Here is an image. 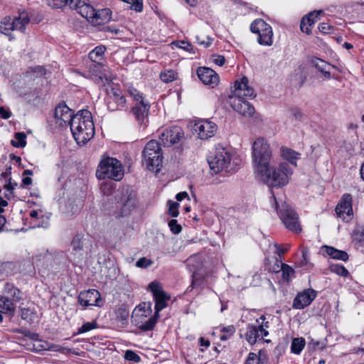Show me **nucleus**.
<instances>
[{
	"mask_svg": "<svg viewBox=\"0 0 364 364\" xmlns=\"http://www.w3.org/2000/svg\"><path fill=\"white\" fill-rule=\"evenodd\" d=\"M272 151L267 140L257 138L252 144V159L255 171L267 186L280 188L286 186L293 173L287 162H281L278 166H270Z\"/></svg>",
	"mask_w": 364,
	"mask_h": 364,
	"instance_id": "f257e3e1",
	"label": "nucleus"
},
{
	"mask_svg": "<svg viewBox=\"0 0 364 364\" xmlns=\"http://www.w3.org/2000/svg\"><path fill=\"white\" fill-rule=\"evenodd\" d=\"M75 141L84 145L95 135V127L92 114L87 109L78 111L70 124Z\"/></svg>",
	"mask_w": 364,
	"mask_h": 364,
	"instance_id": "f03ea898",
	"label": "nucleus"
},
{
	"mask_svg": "<svg viewBox=\"0 0 364 364\" xmlns=\"http://www.w3.org/2000/svg\"><path fill=\"white\" fill-rule=\"evenodd\" d=\"M240 160L232 151L226 147L218 145L215 146L213 156L209 159L210 169L218 173L220 171L232 173L235 171Z\"/></svg>",
	"mask_w": 364,
	"mask_h": 364,
	"instance_id": "7ed1b4c3",
	"label": "nucleus"
},
{
	"mask_svg": "<svg viewBox=\"0 0 364 364\" xmlns=\"http://www.w3.org/2000/svg\"><path fill=\"white\" fill-rule=\"evenodd\" d=\"M272 205L277 212L278 215L282 220L285 227L290 231L299 233L301 231V225L297 213L286 202H284L281 207L279 206L277 199L272 191L271 197Z\"/></svg>",
	"mask_w": 364,
	"mask_h": 364,
	"instance_id": "20e7f679",
	"label": "nucleus"
},
{
	"mask_svg": "<svg viewBox=\"0 0 364 364\" xmlns=\"http://www.w3.org/2000/svg\"><path fill=\"white\" fill-rule=\"evenodd\" d=\"M30 21V17L26 11L19 13L18 16H5L0 21V33L8 36L9 41L16 38L12 33L14 31L25 33L26 27Z\"/></svg>",
	"mask_w": 364,
	"mask_h": 364,
	"instance_id": "39448f33",
	"label": "nucleus"
},
{
	"mask_svg": "<svg viewBox=\"0 0 364 364\" xmlns=\"http://www.w3.org/2000/svg\"><path fill=\"white\" fill-rule=\"evenodd\" d=\"M96 176L100 180L109 178L119 181L124 176L122 164L115 158H104L99 164L96 171Z\"/></svg>",
	"mask_w": 364,
	"mask_h": 364,
	"instance_id": "423d86ee",
	"label": "nucleus"
},
{
	"mask_svg": "<svg viewBox=\"0 0 364 364\" xmlns=\"http://www.w3.org/2000/svg\"><path fill=\"white\" fill-rule=\"evenodd\" d=\"M152 312L151 304L143 303L134 310L132 316V323L144 331H151L154 328L158 318L155 314L148 318Z\"/></svg>",
	"mask_w": 364,
	"mask_h": 364,
	"instance_id": "0eeeda50",
	"label": "nucleus"
},
{
	"mask_svg": "<svg viewBox=\"0 0 364 364\" xmlns=\"http://www.w3.org/2000/svg\"><path fill=\"white\" fill-rule=\"evenodd\" d=\"M143 162L149 171H158L162 164V152L159 142L155 140L149 141L143 151Z\"/></svg>",
	"mask_w": 364,
	"mask_h": 364,
	"instance_id": "6e6552de",
	"label": "nucleus"
},
{
	"mask_svg": "<svg viewBox=\"0 0 364 364\" xmlns=\"http://www.w3.org/2000/svg\"><path fill=\"white\" fill-rule=\"evenodd\" d=\"M252 33L257 34V42L259 45L270 46L273 43V31L270 25L263 19L257 18L250 25Z\"/></svg>",
	"mask_w": 364,
	"mask_h": 364,
	"instance_id": "1a4fd4ad",
	"label": "nucleus"
},
{
	"mask_svg": "<svg viewBox=\"0 0 364 364\" xmlns=\"http://www.w3.org/2000/svg\"><path fill=\"white\" fill-rule=\"evenodd\" d=\"M135 101L132 113L139 124H143L148 117L150 102L144 96L143 92H129Z\"/></svg>",
	"mask_w": 364,
	"mask_h": 364,
	"instance_id": "9d476101",
	"label": "nucleus"
},
{
	"mask_svg": "<svg viewBox=\"0 0 364 364\" xmlns=\"http://www.w3.org/2000/svg\"><path fill=\"white\" fill-rule=\"evenodd\" d=\"M149 289L152 292L155 302V316L159 318V312L166 307L167 302L170 300V295L165 292L161 285L157 282H152L149 284Z\"/></svg>",
	"mask_w": 364,
	"mask_h": 364,
	"instance_id": "9b49d317",
	"label": "nucleus"
},
{
	"mask_svg": "<svg viewBox=\"0 0 364 364\" xmlns=\"http://www.w3.org/2000/svg\"><path fill=\"white\" fill-rule=\"evenodd\" d=\"M159 138L160 144L164 147H171L184 138V132L180 127H171L162 130L159 135Z\"/></svg>",
	"mask_w": 364,
	"mask_h": 364,
	"instance_id": "f8f14e48",
	"label": "nucleus"
},
{
	"mask_svg": "<svg viewBox=\"0 0 364 364\" xmlns=\"http://www.w3.org/2000/svg\"><path fill=\"white\" fill-rule=\"evenodd\" d=\"M117 203V208L120 209L121 216H126L130 214L136 205V195L134 191L129 189L122 190L120 195L116 196Z\"/></svg>",
	"mask_w": 364,
	"mask_h": 364,
	"instance_id": "ddd939ff",
	"label": "nucleus"
},
{
	"mask_svg": "<svg viewBox=\"0 0 364 364\" xmlns=\"http://www.w3.org/2000/svg\"><path fill=\"white\" fill-rule=\"evenodd\" d=\"M228 103L235 111L245 117H251L255 112V108L237 92L228 95Z\"/></svg>",
	"mask_w": 364,
	"mask_h": 364,
	"instance_id": "4468645a",
	"label": "nucleus"
},
{
	"mask_svg": "<svg viewBox=\"0 0 364 364\" xmlns=\"http://www.w3.org/2000/svg\"><path fill=\"white\" fill-rule=\"evenodd\" d=\"M217 129L216 124L208 119H198L196 121L193 127L194 132L201 140H207L213 137Z\"/></svg>",
	"mask_w": 364,
	"mask_h": 364,
	"instance_id": "2eb2a0df",
	"label": "nucleus"
},
{
	"mask_svg": "<svg viewBox=\"0 0 364 364\" xmlns=\"http://www.w3.org/2000/svg\"><path fill=\"white\" fill-rule=\"evenodd\" d=\"M352 201L351 195L344 194L336 208V214L345 222H349L353 218Z\"/></svg>",
	"mask_w": 364,
	"mask_h": 364,
	"instance_id": "dca6fc26",
	"label": "nucleus"
},
{
	"mask_svg": "<svg viewBox=\"0 0 364 364\" xmlns=\"http://www.w3.org/2000/svg\"><path fill=\"white\" fill-rule=\"evenodd\" d=\"M317 292L313 289H306L299 292L294 298L292 307L295 309H303L309 306L316 299Z\"/></svg>",
	"mask_w": 364,
	"mask_h": 364,
	"instance_id": "f3484780",
	"label": "nucleus"
},
{
	"mask_svg": "<svg viewBox=\"0 0 364 364\" xmlns=\"http://www.w3.org/2000/svg\"><path fill=\"white\" fill-rule=\"evenodd\" d=\"M73 111L64 102L60 103L55 109L56 123L61 127L70 124L74 117Z\"/></svg>",
	"mask_w": 364,
	"mask_h": 364,
	"instance_id": "a211bd4d",
	"label": "nucleus"
},
{
	"mask_svg": "<svg viewBox=\"0 0 364 364\" xmlns=\"http://www.w3.org/2000/svg\"><path fill=\"white\" fill-rule=\"evenodd\" d=\"M196 73L200 80L210 88H215L219 82V75L210 68L199 67Z\"/></svg>",
	"mask_w": 364,
	"mask_h": 364,
	"instance_id": "6ab92c4d",
	"label": "nucleus"
},
{
	"mask_svg": "<svg viewBox=\"0 0 364 364\" xmlns=\"http://www.w3.org/2000/svg\"><path fill=\"white\" fill-rule=\"evenodd\" d=\"M101 301V295L96 289H89L81 291L78 296V302L84 308L90 306H100L99 302Z\"/></svg>",
	"mask_w": 364,
	"mask_h": 364,
	"instance_id": "aec40b11",
	"label": "nucleus"
},
{
	"mask_svg": "<svg viewBox=\"0 0 364 364\" xmlns=\"http://www.w3.org/2000/svg\"><path fill=\"white\" fill-rule=\"evenodd\" d=\"M108 109L115 111L125 107L126 98L122 92H106L105 97Z\"/></svg>",
	"mask_w": 364,
	"mask_h": 364,
	"instance_id": "412c9836",
	"label": "nucleus"
},
{
	"mask_svg": "<svg viewBox=\"0 0 364 364\" xmlns=\"http://www.w3.org/2000/svg\"><path fill=\"white\" fill-rule=\"evenodd\" d=\"M3 295L14 303L19 302L23 298V293L11 283L5 284Z\"/></svg>",
	"mask_w": 364,
	"mask_h": 364,
	"instance_id": "4be33fe9",
	"label": "nucleus"
},
{
	"mask_svg": "<svg viewBox=\"0 0 364 364\" xmlns=\"http://www.w3.org/2000/svg\"><path fill=\"white\" fill-rule=\"evenodd\" d=\"M321 13L322 11H314L304 17L301 21V30L307 34H310L311 33V26L318 19V16Z\"/></svg>",
	"mask_w": 364,
	"mask_h": 364,
	"instance_id": "5701e85b",
	"label": "nucleus"
},
{
	"mask_svg": "<svg viewBox=\"0 0 364 364\" xmlns=\"http://www.w3.org/2000/svg\"><path fill=\"white\" fill-rule=\"evenodd\" d=\"M321 252H322L323 255H328L331 258L334 259H338L346 262L348 259V255L346 252L336 249L331 246H323L321 249Z\"/></svg>",
	"mask_w": 364,
	"mask_h": 364,
	"instance_id": "b1692460",
	"label": "nucleus"
},
{
	"mask_svg": "<svg viewBox=\"0 0 364 364\" xmlns=\"http://www.w3.org/2000/svg\"><path fill=\"white\" fill-rule=\"evenodd\" d=\"M75 9L84 18L89 21L92 22L96 15L95 9L88 4L81 1V4H77V6H74Z\"/></svg>",
	"mask_w": 364,
	"mask_h": 364,
	"instance_id": "393cba45",
	"label": "nucleus"
},
{
	"mask_svg": "<svg viewBox=\"0 0 364 364\" xmlns=\"http://www.w3.org/2000/svg\"><path fill=\"white\" fill-rule=\"evenodd\" d=\"M264 336H260V330L257 326L249 324L247 327V331L245 333V340L250 345H254L258 339H262Z\"/></svg>",
	"mask_w": 364,
	"mask_h": 364,
	"instance_id": "a878e982",
	"label": "nucleus"
},
{
	"mask_svg": "<svg viewBox=\"0 0 364 364\" xmlns=\"http://www.w3.org/2000/svg\"><path fill=\"white\" fill-rule=\"evenodd\" d=\"M103 65L100 62L91 61L87 65L88 75L87 77L91 78L94 80L102 79V70Z\"/></svg>",
	"mask_w": 364,
	"mask_h": 364,
	"instance_id": "bb28decb",
	"label": "nucleus"
},
{
	"mask_svg": "<svg viewBox=\"0 0 364 364\" xmlns=\"http://www.w3.org/2000/svg\"><path fill=\"white\" fill-rule=\"evenodd\" d=\"M312 63L317 70L323 74L326 79L331 78V69L333 68V66L319 58L313 60Z\"/></svg>",
	"mask_w": 364,
	"mask_h": 364,
	"instance_id": "cd10ccee",
	"label": "nucleus"
},
{
	"mask_svg": "<svg viewBox=\"0 0 364 364\" xmlns=\"http://www.w3.org/2000/svg\"><path fill=\"white\" fill-rule=\"evenodd\" d=\"M16 311V304L4 295L0 296V313L14 315Z\"/></svg>",
	"mask_w": 364,
	"mask_h": 364,
	"instance_id": "c85d7f7f",
	"label": "nucleus"
},
{
	"mask_svg": "<svg viewBox=\"0 0 364 364\" xmlns=\"http://www.w3.org/2000/svg\"><path fill=\"white\" fill-rule=\"evenodd\" d=\"M111 16L112 11L109 9L96 11V15L94 19L92 20V23L97 25L104 24L111 19Z\"/></svg>",
	"mask_w": 364,
	"mask_h": 364,
	"instance_id": "c756f323",
	"label": "nucleus"
},
{
	"mask_svg": "<svg viewBox=\"0 0 364 364\" xmlns=\"http://www.w3.org/2000/svg\"><path fill=\"white\" fill-rule=\"evenodd\" d=\"M280 154L282 157L289 161L294 166H296V160L299 158L300 154L295 151L287 147H282L280 149Z\"/></svg>",
	"mask_w": 364,
	"mask_h": 364,
	"instance_id": "7c9ffc66",
	"label": "nucleus"
},
{
	"mask_svg": "<svg viewBox=\"0 0 364 364\" xmlns=\"http://www.w3.org/2000/svg\"><path fill=\"white\" fill-rule=\"evenodd\" d=\"M46 259L47 261H52L50 265V268L53 269H58V267L65 263L66 260L63 252H58L54 257L50 255H47L46 256Z\"/></svg>",
	"mask_w": 364,
	"mask_h": 364,
	"instance_id": "2f4dec72",
	"label": "nucleus"
},
{
	"mask_svg": "<svg viewBox=\"0 0 364 364\" xmlns=\"http://www.w3.org/2000/svg\"><path fill=\"white\" fill-rule=\"evenodd\" d=\"M106 47L105 46H98L89 53V59L91 61L100 62L103 59Z\"/></svg>",
	"mask_w": 364,
	"mask_h": 364,
	"instance_id": "473e14b6",
	"label": "nucleus"
},
{
	"mask_svg": "<svg viewBox=\"0 0 364 364\" xmlns=\"http://www.w3.org/2000/svg\"><path fill=\"white\" fill-rule=\"evenodd\" d=\"M306 345L305 339L302 337L294 338L291 345V352L299 355L303 350Z\"/></svg>",
	"mask_w": 364,
	"mask_h": 364,
	"instance_id": "72a5a7b5",
	"label": "nucleus"
},
{
	"mask_svg": "<svg viewBox=\"0 0 364 364\" xmlns=\"http://www.w3.org/2000/svg\"><path fill=\"white\" fill-rule=\"evenodd\" d=\"M117 318L122 321L123 323H127L129 316V309L127 305L122 304L116 311Z\"/></svg>",
	"mask_w": 364,
	"mask_h": 364,
	"instance_id": "f704fd0d",
	"label": "nucleus"
},
{
	"mask_svg": "<svg viewBox=\"0 0 364 364\" xmlns=\"http://www.w3.org/2000/svg\"><path fill=\"white\" fill-rule=\"evenodd\" d=\"M160 78L164 82H171L178 78V73L171 69L164 70L161 73Z\"/></svg>",
	"mask_w": 364,
	"mask_h": 364,
	"instance_id": "c9c22d12",
	"label": "nucleus"
},
{
	"mask_svg": "<svg viewBox=\"0 0 364 364\" xmlns=\"http://www.w3.org/2000/svg\"><path fill=\"white\" fill-rule=\"evenodd\" d=\"M249 80L247 77H242L240 80H237L235 82L234 91H250V87L248 85Z\"/></svg>",
	"mask_w": 364,
	"mask_h": 364,
	"instance_id": "e433bc0d",
	"label": "nucleus"
},
{
	"mask_svg": "<svg viewBox=\"0 0 364 364\" xmlns=\"http://www.w3.org/2000/svg\"><path fill=\"white\" fill-rule=\"evenodd\" d=\"M235 332V328L233 325L224 326L220 330L221 335L220 339L221 341H227L233 336Z\"/></svg>",
	"mask_w": 364,
	"mask_h": 364,
	"instance_id": "4c0bfd02",
	"label": "nucleus"
},
{
	"mask_svg": "<svg viewBox=\"0 0 364 364\" xmlns=\"http://www.w3.org/2000/svg\"><path fill=\"white\" fill-rule=\"evenodd\" d=\"M15 139L11 141V144L15 147H24L26 145V136L23 132H16Z\"/></svg>",
	"mask_w": 364,
	"mask_h": 364,
	"instance_id": "58836bf2",
	"label": "nucleus"
},
{
	"mask_svg": "<svg viewBox=\"0 0 364 364\" xmlns=\"http://www.w3.org/2000/svg\"><path fill=\"white\" fill-rule=\"evenodd\" d=\"M28 74L31 77H41L46 75V70L42 66H36L33 68H31L30 70L28 72Z\"/></svg>",
	"mask_w": 364,
	"mask_h": 364,
	"instance_id": "ea45409f",
	"label": "nucleus"
},
{
	"mask_svg": "<svg viewBox=\"0 0 364 364\" xmlns=\"http://www.w3.org/2000/svg\"><path fill=\"white\" fill-rule=\"evenodd\" d=\"M259 320L262 321V322L257 326V327L260 330V336L266 337L269 335V332L267 330L269 327V322H264V321L265 320V316L264 315H262L259 317V318L257 320V322H259Z\"/></svg>",
	"mask_w": 364,
	"mask_h": 364,
	"instance_id": "a19ab883",
	"label": "nucleus"
},
{
	"mask_svg": "<svg viewBox=\"0 0 364 364\" xmlns=\"http://www.w3.org/2000/svg\"><path fill=\"white\" fill-rule=\"evenodd\" d=\"M331 272L337 274L339 276L346 277L348 275V271L343 265L334 264L331 266Z\"/></svg>",
	"mask_w": 364,
	"mask_h": 364,
	"instance_id": "79ce46f5",
	"label": "nucleus"
},
{
	"mask_svg": "<svg viewBox=\"0 0 364 364\" xmlns=\"http://www.w3.org/2000/svg\"><path fill=\"white\" fill-rule=\"evenodd\" d=\"M282 276L285 280L289 281V278L293 276L294 270L288 264H282Z\"/></svg>",
	"mask_w": 364,
	"mask_h": 364,
	"instance_id": "37998d69",
	"label": "nucleus"
},
{
	"mask_svg": "<svg viewBox=\"0 0 364 364\" xmlns=\"http://www.w3.org/2000/svg\"><path fill=\"white\" fill-rule=\"evenodd\" d=\"M124 358L127 360L132 361L134 363H139L141 361L140 356L132 350H127L124 353Z\"/></svg>",
	"mask_w": 364,
	"mask_h": 364,
	"instance_id": "c03bdc74",
	"label": "nucleus"
},
{
	"mask_svg": "<svg viewBox=\"0 0 364 364\" xmlns=\"http://www.w3.org/2000/svg\"><path fill=\"white\" fill-rule=\"evenodd\" d=\"M168 205H169V207H168L169 215L173 218L177 217L179 213V212L178 210L179 204L177 202L169 200Z\"/></svg>",
	"mask_w": 364,
	"mask_h": 364,
	"instance_id": "a18cd8bd",
	"label": "nucleus"
},
{
	"mask_svg": "<svg viewBox=\"0 0 364 364\" xmlns=\"http://www.w3.org/2000/svg\"><path fill=\"white\" fill-rule=\"evenodd\" d=\"M168 227L170 228L171 231L173 234H178L181 232L182 228L178 223V221L175 219H172L168 222Z\"/></svg>",
	"mask_w": 364,
	"mask_h": 364,
	"instance_id": "49530a36",
	"label": "nucleus"
},
{
	"mask_svg": "<svg viewBox=\"0 0 364 364\" xmlns=\"http://www.w3.org/2000/svg\"><path fill=\"white\" fill-rule=\"evenodd\" d=\"M152 264H153V262L151 259H147L146 257H141L136 262V266L137 267H140V268H146V267L151 266Z\"/></svg>",
	"mask_w": 364,
	"mask_h": 364,
	"instance_id": "de8ad7c7",
	"label": "nucleus"
},
{
	"mask_svg": "<svg viewBox=\"0 0 364 364\" xmlns=\"http://www.w3.org/2000/svg\"><path fill=\"white\" fill-rule=\"evenodd\" d=\"M130 9L141 12L143 10V0H132Z\"/></svg>",
	"mask_w": 364,
	"mask_h": 364,
	"instance_id": "09e8293b",
	"label": "nucleus"
},
{
	"mask_svg": "<svg viewBox=\"0 0 364 364\" xmlns=\"http://www.w3.org/2000/svg\"><path fill=\"white\" fill-rule=\"evenodd\" d=\"M96 327V323L92 322H87L78 328V333H83L92 330Z\"/></svg>",
	"mask_w": 364,
	"mask_h": 364,
	"instance_id": "8fccbe9b",
	"label": "nucleus"
},
{
	"mask_svg": "<svg viewBox=\"0 0 364 364\" xmlns=\"http://www.w3.org/2000/svg\"><path fill=\"white\" fill-rule=\"evenodd\" d=\"M71 246L75 251H78L82 249L83 247V242L80 240L79 237H75L71 242Z\"/></svg>",
	"mask_w": 364,
	"mask_h": 364,
	"instance_id": "3c124183",
	"label": "nucleus"
},
{
	"mask_svg": "<svg viewBox=\"0 0 364 364\" xmlns=\"http://www.w3.org/2000/svg\"><path fill=\"white\" fill-rule=\"evenodd\" d=\"M48 350L56 351V352H60L63 353H70L71 350L69 348L60 346L59 345H55L52 344L48 347Z\"/></svg>",
	"mask_w": 364,
	"mask_h": 364,
	"instance_id": "603ef678",
	"label": "nucleus"
},
{
	"mask_svg": "<svg viewBox=\"0 0 364 364\" xmlns=\"http://www.w3.org/2000/svg\"><path fill=\"white\" fill-rule=\"evenodd\" d=\"M66 0H50L49 5L55 9H60L65 6H68Z\"/></svg>",
	"mask_w": 364,
	"mask_h": 364,
	"instance_id": "864d4df0",
	"label": "nucleus"
},
{
	"mask_svg": "<svg viewBox=\"0 0 364 364\" xmlns=\"http://www.w3.org/2000/svg\"><path fill=\"white\" fill-rule=\"evenodd\" d=\"M196 38L197 43L199 45L203 46L205 48H208L211 45L212 41H213V39L211 38H210L209 36H206L205 39L201 40L200 37L197 36L196 37Z\"/></svg>",
	"mask_w": 364,
	"mask_h": 364,
	"instance_id": "5fc2aeb1",
	"label": "nucleus"
},
{
	"mask_svg": "<svg viewBox=\"0 0 364 364\" xmlns=\"http://www.w3.org/2000/svg\"><path fill=\"white\" fill-rule=\"evenodd\" d=\"M333 29V26L327 23H321L318 25V30L323 33H329Z\"/></svg>",
	"mask_w": 364,
	"mask_h": 364,
	"instance_id": "6e6d98bb",
	"label": "nucleus"
},
{
	"mask_svg": "<svg viewBox=\"0 0 364 364\" xmlns=\"http://www.w3.org/2000/svg\"><path fill=\"white\" fill-rule=\"evenodd\" d=\"M4 181H5V183H4V188L5 191H14V190L15 189V187L17 186V183H13L11 181V178H8Z\"/></svg>",
	"mask_w": 364,
	"mask_h": 364,
	"instance_id": "4d7b16f0",
	"label": "nucleus"
},
{
	"mask_svg": "<svg viewBox=\"0 0 364 364\" xmlns=\"http://www.w3.org/2000/svg\"><path fill=\"white\" fill-rule=\"evenodd\" d=\"M246 364H259L257 355L254 353H250L246 360Z\"/></svg>",
	"mask_w": 364,
	"mask_h": 364,
	"instance_id": "13d9d810",
	"label": "nucleus"
},
{
	"mask_svg": "<svg viewBox=\"0 0 364 364\" xmlns=\"http://www.w3.org/2000/svg\"><path fill=\"white\" fill-rule=\"evenodd\" d=\"M274 247H276V250H277L276 252L279 257H281L282 255L287 252L290 248L289 245H285L284 247H282L278 244H274Z\"/></svg>",
	"mask_w": 364,
	"mask_h": 364,
	"instance_id": "bf43d9fd",
	"label": "nucleus"
},
{
	"mask_svg": "<svg viewBox=\"0 0 364 364\" xmlns=\"http://www.w3.org/2000/svg\"><path fill=\"white\" fill-rule=\"evenodd\" d=\"M213 58V63L219 66H223L225 63V58L223 55H214Z\"/></svg>",
	"mask_w": 364,
	"mask_h": 364,
	"instance_id": "052dcab7",
	"label": "nucleus"
},
{
	"mask_svg": "<svg viewBox=\"0 0 364 364\" xmlns=\"http://www.w3.org/2000/svg\"><path fill=\"white\" fill-rule=\"evenodd\" d=\"M309 347L311 348V349L313 350H316L317 348H319L321 350H323L325 348V345L323 344H321L319 341H311L309 344Z\"/></svg>",
	"mask_w": 364,
	"mask_h": 364,
	"instance_id": "680f3d73",
	"label": "nucleus"
},
{
	"mask_svg": "<svg viewBox=\"0 0 364 364\" xmlns=\"http://www.w3.org/2000/svg\"><path fill=\"white\" fill-rule=\"evenodd\" d=\"M291 117L293 119L296 121H301L304 119V114L298 109H294L292 111Z\"/></svg>",
	"mask_w": 364,
	"mask_h": 364,
	"instance_id": "e2e57ef3",
	"label": "nucleus"
},
{
	"mask_svg": "<svg viewBox=\"0 0 364 364\" xmlns=\"http://www.w3.org/2000/svg\"><path fill=\"white\" fill-rule=\"evenodd\" d=\"M30 313L31 311L28 309H21V316L23 320H28L30 318Z\"/></svg>",
	"mask_w": 364,
	"mask_h": 364,
	"instance_id": "0e129e2a",
	"label": "nucleus"
},
{
	"mask_svg": "<svg viewBox=\"0 0 364 364\" xmlns=\"http://www.w3.org/2000/svg\"><path fill=\"white\" fill-rule=\"evenodd\" d=\"M11 173V167H9L6 169V171L4 172H3L1 174V178L4 179V181H6L8 178H11L10 176Z\"/></svg>",
	"mask_w": 364,
	"mask_h": 364,
	"instance_id": "69168bd1",
	"label": "nucleus"
},
{
	"mask_svg": "<svg viewBox=\"0 0 364 364\" xmlns=\"http://www.w3.org/2000/svg\"><path fill=\"white\" fill-rule=\"evenodd\" d=\"M22 97L24 100H28V102H30L31 100V98H37V97L36 96V92H25L24 95L22 96Z\"/></svg>",
	"mask_w": 364,
	"mask_h": 364,
	"instance_id": "338daca9",
	"label": "nucleus"
},
{
	"mask_svg": "<svg viewBox=\"0 0 364 364\" xmlns=\"http://www.w3.org/2000/svg\"><path fill=\"white\" fill-rule=\"evenodd\" d=\"M176 198L177 200L181 201L184 198H188V193L186 191L180 192V193L176 194Z\"/></svg>",
	"mask_w": 364,
	"mask_h": 364,
	"instance_id": "774afa93",
	"label": "nucleus"
}]
</instances>
